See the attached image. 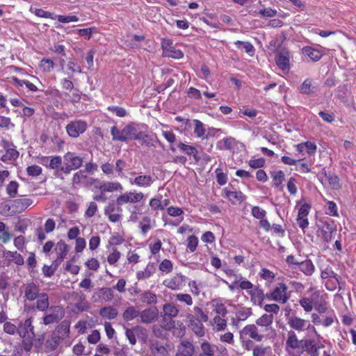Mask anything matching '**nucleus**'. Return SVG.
I'll return each mask as SVG.
<instances>
[{
	"instance_id": "obj_1",
	"label": "nucleus",
	"mask_w": 356,
	"mask_h": 356,
	"mask_svg": "<svg viewBox=\"0 0 356 356\" xmlns=\"http://www.w3.org/2000/svg\"><path fill=\"white\" fill-rule=\"evenodd\" d=\"M64 165L60 167L58 171L63 172V173L68 175L72 170L79 169L83 165V158L76 156L75 153L68 152L64 156Z\"/></svg>"
},
{
	"instance_id": "obj_2",
	"label": "nucleus",
	"mask_w": 356,
	"mask_h": 356,
	"mask_svg": "<svg viewBox=\"0 0 356 356\" xmlns=\"http://www.w3.org/2000/svg\"><path fill=\"white\" fill-rule=\"evenodd\" d=\"M68 135L72 138H77L81 134L86 131L87 123L81 120L70 122L65 127Z\"/></svg>"
},
{
	"instance_id": "obj_3",
	"label": "nucleus",
	"mask_w": 356,
	"mask_h": 356,
	"mask_svg": "<svg viewBox=\"0 0 356 356\" xmlns=\"http://www.w3.org/2000/svg\"><path fill=\"white\" fill-rule=\"evenodd\" d=\"M50 314L43 317V323L46 325L58 323L64 316L63 309L60 306H52L49 308Z\"/></svg>"
},
{
	"instance_id": "obj_4",
	"label": "nucleus",
	"mask_w": 356,
	"mask_h": 356,
	"mask_svg": "<svg viewBox=\"0 0 356 356\" xmlns=\"http://www.w3.org/2000/svg\"><path fill=\"white\" fill-rule=\"evenodd\" d=\"M275 63L282 71L289 72L290 70V55L289 52L282 50L279 52L275 58Z\"/></svg>"
},
{
	"instance_id": "obj_5",
	"label": "nucleus",
	"mask_w": 356,
	"mask_h": 356,
	"mask_svg": "<svg viewBox=\"0 0 356 356\" xmlns=\"http://www.w3.org/2000/svg\"><path fill=\"white\" fill-rule=\"evenodd\" d=\"M244 335H248L251 339L257 341H261L264 337L263 334H259L258 333V329L254 324L248 325L241 330L240 339L241 340H243Z\"/></svg>"
},
{
	"instance_id": "obj_6",
	"label": "nucleus",
	"mask_w": 356,
	"mask_h": 356,
	"mask_svg": "<svg viewBox=\"0 0 356 356\" xmlns=\"http://www.w3.org/2000/svg\"><path fill=\"white\" fill-rule=\"evenodd\" d=\"M186 318L188 319V327L197 337H203L205 334L204 325L201 321L196 318L193 314H188Z\"/></svg>"
},
{
	"instance_id": "obj_7",
	"label": "nucleus",
	"mask_w": 356,
	"mask_h": 356,
	"mask_svg": "<svg viewBox=\"0 0 356 356\" xmlns=\"http://www.w3.org/2000/svg\"><path fill=\"white\" fill-rule=\"evenodd\" d=\"M143 197V193H127L118 197L116 203L118 205H122L127 202L136 203L140 202Z\"/></svg>"
},
{
	"instance_id": "obj_8",
	"label": "nucleus",
	"mask_w": 356,
	"mask_h": 356,
	"mask_svg": "<svg viewBox=\"0 0 356 356\" xmlns=\"http://www.w3.org/2000/svg\"><path fill=\"white\" fill-rule=\"evenodd\" d=\"M195 353L194 345L187 340H182L177 346L175 356H193Z\"/></svg>"
},
{
	"instance_id": "obj_9",
	"label": "nucleus",
	"mask_w": 356,
	"mask_h": 356,
	"mask_svg": "<svg viewBox=\"0 0 356 356\" xmlns=\"http://www.w3.org/2000/svg\"><path fill=\"white\" fill-rule=\"evenodd\" d=\"M159 310L156 307L147 308L140 312V317L141 322L143 323H151L154 322L158 317Z\"/></svg>"
},
{
	"instance_id": "obj_10",
	"label": "nucleus",
	"mask_w": 356,
	"mask_h": 356,
	"mask_svg": "<svg viewBox=\"0 0 356 356\" xmlns=\"http://www.w3.org/2000/svg\"><path fill=\"white\" fill-rule=\"evenodd\" d=\"M40 294V286L38 284L33 282L26 284L24 289V298H26V299L33 301L36 300Z\"/></svg>"
},
{
	"instance_id": "obj_11",
	"label": "nucleus",
	"mask_w": 356,
	"mask_h": 356,
	"mask_svg": "<svg viewBox=\"0 0 356 356\" xmlns=\"http://www.w3.org/2000/svg\"><path fill=\"white\" fill-rule=\"evenodd\" d=\"M304 340H298L296 333L293 330L288 332V338L286 341V350L291 354L290 350H295L302 346Z\"/></svg>"
},
{
	"instance_id": "obj_12",
	"label": "nucleus",
	"mask_w": 356,
	"mask_h": 356,
	"mask_svg": "<svg viewBox=\"0 0 356 356\" xmlns=\"http://www.w3.org/2000/svg\"><path fill=\"white\" fill-rule=\"evenodd\" d=\"M186 277L181 274H177L170 280H165L163 284L172 290H178L185 284Z\"/></svg>"
},
{
	"instance_id": "obj_13",
	"label": "nucleus",
	"mask_w": 356,
	"mask_h": 356,
	"mask_svg": "<svg viewBox=\"0 0 356 356\" xmlns=\"http://www.w3.org/2000/svg\"><path fill=\"white\" fill-rule=\"evenodd\" d=\"M287 287L285 284L280 283L273 291L275 296V301H279L284 304L289 299V296L286 293Z\"/></svg>"
},
{
	"instance_id": "obj_14",
	"label": "nucleus",
	"mask_w": 356,
	"mask_h": 356,
	"mask_svg": "<svg viewBox=\"0 0 356 356\" xmlns=\"http://www.w3.org/2000/svg\"><path fill=\"white\" fill-rule=\"evenodd\" d=\"M18 334L22 338H26V336L32 334L35 336L33 332V326L32 325L31 318H29L25 320L24 323L20 322L18 325Z\"/></svg>"
},
{
	"instance_id": "obj_15",
	"label": "nucleus",
	"mask_w": 356,
	"mask_h": 356,
	"mask_svg": "<svg viewBox=\"0 0 356 356\" xmlns=\"http://www.w3.org/2000/svg\"><path fill=\"white\" fill-rule=\"evenodd\" d=\"M140 131L138 129L137 126L131 122L127 124L123 129L121 134H124L126 137V142L128 140H136L138 139V133Z\"/></svg>"
},
{
	"instance_id": "obj_16",
	"label": "nucleus",
	"mask_w": 356,
	"mask_h": 356,
	"mask_svg": "<svg viewBox=\"0 0 356 356\" xmlns=\"http://www.w3.org/2000/svg\"><path fill=\"white\" fill-rule=\"evenodd\" d=\"M177 147L180 151L188 156H192L195 163H198L201 158L198 156V151L195 147L193 145H186L182 142H179Z\"/></svg>"
},
{
	"instance_id": "obj_17",
	"label": "nucleus",
	"mask_w": 356,
	"mask_h": 356,
	"mask_svg": "<svg viewBox=\"0 0 356 356\" xmlns=\"http://www.w3.org/2000/svg\"><path fill=\"white\" fill-rule=\"evenodd\" d=\"M85 173V170H80L74 175L72 178V184L74 188L80 186L81 184L87 187L88 180L92 177L87 176Z\"/></svg>"
},
{
	"instance_id": "obj_18",
	"label": "nucleus",
	"mask_w": 356,
	"mask_h": 356,
	"mask_svg": "<svg viewBox=\"0 0 356 356\" xmlns=\"http://www.w3.org/2000/svg\"><path fill=\"white\" fill-rule=\"evenodd\" d=\"M302 52L303 54L308 56L312 62L318 61L323 55L319 50L314 49L310 46L304 47L302 49Z\"/></svg>"
},
{
	"instance_id": "obj_19",
	"label": "nucleus",
	"mask_w": 356,
	"mask_h": 356,
	"mask_svg": "<svg viewBox=\"0 0 356 356\" xmlns=\"http://www.w3.org/2000/svg\"><path fill=\"white\" fill-rule=\"evenodd\" d=\"M251 296V301L254 304H257L259 307H262L263 301L265 298L264 291L259 287H256L254 290L249 291Z\"/></svg>"
},
{
	"instance_id": "obj_20",
	"label": "nucleus",
	"mask_w": 356,
	"mask_h": 356,
	"mask_svg": "<svg viewBox=\"0 0 356 356\" xmlns=\"http://www.w3.org/2000/svg\"><path fill=\"white\" fill-rule=\"evenodd\" d=\"M62 339L67 337L70 333V322L68 321H63L56 327L53 332Z\"/></svg>"
},
{
	"instance_id": "obj_21",
	"label": "nucleus",
	"mask_w": 356,
	"mask_h": 356,
	"mask_svg": "<svg viewBox=\"0 0 356 356\" xmlns=\"http://www.w3.org/2000/svg\"><path fill=\"white\" fill-rule=\"evenodd\" d=\"M163 314H161V316L163 318V320H165L166 317L170 318L176 317L179 314V309L175 305L170 303L163 305Z\"/></svg>"
},
{
	"instance_id": "obj_22",
	"label": "nucleus",
	"mask_w": 356,
	"mask_h": 356,
	"mask_svg": "<svg viewBox=\"0 0 356 356\" xmlns=\"http://www.w3.org/2000/svg\"><path fill=\"white\" fill-rule=\"evenodd\" d=\"M36 309L41 312L46 311L49 306V296L46 293L41 294L36 298Z\"/></svg>"
},
{
	"instance_id": "obj_23",
	"label": "nucleus",
	"mask_w": 356,
	"mask_h": 356,
	"mask_svg": "<svg viewBox=\"0 0 356 356\" xmlns=\"http://www.w3.org/2000/svg\"><path fill=\"white\" fill-rule=\"evenodd\" d=\"M153 180L150 175H139L136 177L133 181L130 180L131 184H136L138 186L147 187L151 186Z\"/></svg>"
},
{
	"instance_id": "obj_24",
	"label": "nucleus",
	"mask_w": 356,
	"mask_h": 356,
	"mask_svg": "<svg viewBox=\"0 0 356 356\" xmlns=\"http://www.w3.org/2000/svg\"><path fill=\"white\" fill-rule=\"evenodd\" d=\"M302 347L305 348V350L307 351L310 356H319L318 350L319 347L316 346L313 340H304Z\"/></svg>"
},
{
	"instance_id": "obj_25",
	"label": "nucleus",
	"mask_w": 356,
	"mask_h": 356,
	"mask_svg": "<svg viewBox=\"0 0 356 356\" xmlns=\"http://www.w3.org/2000/svg\"><path fill=\"white\" fill-rule=\"evenodd\" d=\"M140 300L143 303L147 305L156 304L157 302V297L155 293L150 291H145L140 294Z\"/></svg>"
},
{
	"instance_id": "obj_26",
	"label": "nucleus",
	"mask_w": 356,
	"mask_h": 356,
	"mask_svg": "<svg viewBox=\"0 0 356 356\" xmlns=\"http://www.w3.org/2000/svg\"><path fill=\"white\" fill-rule=\"evenodd\" d=\"M99 315L109 320L114 319L118 316V310L112 306L104 307L100 309Z\"/></svg>"
},
{
	"instance_id": "obj_27",
	"label": "nucleus",
	"mask_w": 356,
	"mask_h": 356,
	"mask_svg": "<svg viewBox=\"0 0 356 356\" xmlns=\"http://www.w3.org/2000/svg\"><path fill=\"white\" fill-rule=\"evenodd\" d=\"M307 321L297 316L291 317L289 319V325L291 327L298 330L302 331L305 330Z\"/></svg>"
},
{
	"instance_id": "obj_28",
	"label": "nucleus",
	"mask_w": 356,
	"mask_h": 356,
	"mask_svg": "<svg viewBox=\"0 0 356 356\" xmlns=\"http://www.w3.org/2000/svg\"><path fill=\"white\" fill-rule=\"evenodd\" d=\"M299 270L306 275H312L315 267L310 259H306L298 264Z\"/></svg>"
},
{
	"instance_id": "obj_29",
	"label": "nucleus",
	"mask_w": 356,
	"mask_h": 356,
	"mask_svg": "<svg viewBox=\"0 0 356 356\" xmlns=\"http://www.w3.org/2000/svg\"><path fill=\"white\" fill-rule=\"evenodd\" d=\"M225 195L229 199L230 201H232L233 203H235L234 200L241 203L243 202L246 197L241 191H231L225 188Z\"/></svg>"
},
{
	"instance_id": "obj_30",
	"label": "nucleus",
	"mask_w": 356,
	"mask_h": 356,
	"mask_svg": "<svg viewBox=\"0 0 356 356\" xmlns=\"http://www.w3.org/2000/svg\"><path fill=\"white\" fill-rule=\"evenodd\" d=\"M61 339H63L60 337L53 332L51 339L46 341L45 346L47 349V352L55 350L59 345Z\"/></svg>"
},
{
	"instance_id": "obj_31",
	"label": "nucleus",
	"mask_w": 356,
	"mask_h": 356,
	"mask_svg": "<svg viewBox=\"0 0 356 356\" xmlns=\"http://www.w3.org/2000/svg\"><path fill=\"white\" fill-rule=\"evenodd\" d=\"M32 203V200L29 198L15 199L13 200V206L15 207L19 212L24 211Z\"/></svg>"
},
{
	"instance_id": "obj_32",
	"label": "nucleus",
	"mask_w": 356,
	"mask_h": 356,
	"mask_svg": "<svg viewBox=\"0 0 356 356\" xmlns=\"http://www.w3.org/2000/svg\"><path fill=\"white\" fill-rule=\"evenodd\" d=\"M96 188L100 189L102 192H113L122 191V186L119 182H107L104 183L102 186H96Z\"/></svg>"
},
{
	"instance_id": "obj_33",
	"label": "nucleus",
	"mask_w": 356,
	"mask_h": 356,
	"mask_svg": "<svg viewBox=\"0 0 356 356\" xmlns=\"http://www.w3.org/2000/svg\"><path fill=\"white\" fill-rule=\"evenodd\" d=\"M140 315V311L134 306H129L122 314V318L126 321H130Z\"/></svg>"
},
{
	"instance_id": "obj_34",
	"label": "nucleus",
	"mask_w": 356,
	"mask_h": 356,
	"mask_svg": "<svg viewBox=\"0 0 356 356\" xmlns=\"http://www.w3.org/2000/svg\"><path fill=\"white\" fill-rule=\"evenodd\" d=\"M152 353L154 356H168V353L165 347L159 344L158 341L152 343L150 346Z\"/></svg>"
},
{
	"instance_id": "obj_35",
	"label": "nucleus",
	"mask_w": 356,
	"mask_h": 356,
	"mask_svg": "<svg viewBox=\"0 0 356 356\" xmlns=\"http://www.w3.org/2000/svg\"><path fill=\"white\" fill-rule=\"evenodd\" d=\"M234 140L232 137L225 138L218 142L217 147L220 150H229L234 147Z\"/></svg>"
},
{
	"instance_id": "obj_36",
	"label": "nucleus",
	"mask_w": 356,
	"mask_h": 356,
	"mask_svg": "<svg viewBox=\"0 0 356 356\" xmlns=\"http://www.w3.org/2000/svg\"><path fill=\"white\" fill-rule=\"evenodd\" d=\"M56 250L58 252V257L64 259L70 250V246L64 241L60 240L56 244Z\"/></svg>"
},
{
	"instance_id": "obj_37",
	"label": "nucleus",
	"mask_w": 356,
	"mask_h": 356,
	"mask_svg": "<svg viewBox=\"0 0 356 356\" xmlns=\"http://www.w3.org/2000/svg\"><path fill=\"white\" fill-rule=\"evenodd\" d=\"M138 140L140 141V144L142 145H145L148 147H152L154 145L153 144V138L152 136L145 134L143 131H140L138 136Z\"/></svg>"
},
{
	"instance_id": "obj_38",
	"label": "nucleus",
	"mask_w": 356,
	"mask_h": 356,
	"mask_svg": "<svg viewBox=\"0 0 356 356\" xmlns=\"http://www.w3.org/2000/svg\"><path fill=\"white\" fill-rule=\"evenodd\" d=\"M273 314H264L256 321V324L267 327L273 323Z\"/></svg>"
},
{
	"instance_id": "obj_39",
	"label": "nucleus",
	"mask_w": 356,
	"mask_h": 356,
	"mask_svg": "<svg viewBox=\"0 0 356 356\" xmlns=\"http://www.w3.org/2000/svg\"><path fill=\"white\" fill-rule=\"evenodd\" d=\"M238 49H244L246 53L252 56L254 52V48L250 42H242L237 40L234 42Z\"/></svg>"
},
{
	"instance_id": "obj_40",
	"label": "nucleus",
	"mask_w": 356,
	"mask_h": 356,
	"mask_svg": "<svg viewBox=\"0 0 356 356\" xmlns=\"http://www.w3.org/2000/svg\"><path fill=\"white\" fill-rule=\"evenodd\" d=\"M4 256L6 257H10L13 259V261L17 265H23L24 263L23 257L17 253V252H12V251H6L4 252Z\"/></svg>"
},
{
	"instance_id": "obj_41",
	"label": "nucleus",
	"mask_w": 356,
	"mask_h": 356,
	"mask_svg": "<svg viewBox=\"0 0 356 356\" xmlns=\"http://www.w3.org/2000/svg\"><path fill=\"white\" fill-rule=\"evenodd\" d=\"M298 149L302 152L303 148L305 147L309 154H314L316 150V145L314 143L307 141L304 143H300L298 146Z\"/></svg>"
},
{
	"instance_id": "obj_42",
	"label": "nucleus",
	"mask_w": 356,
	"mask_h": 356,
	"mask_svg": "<svg viewBox=\"0 0 356 356\" xmlns=\"http://www.w3.org/2000/svg\"><path fill=\"white\" fill-rule=\"evenodd\" d=\"M19 156V152L15 149H7L6 152L1 157L2 161L15 160Z\"/></svg>"
},
{
	"instance_id": "obj_43",
	"label": "nucleus",
	"mask_w": 356,
	"mask_h": 356,
	"mask_svg": "<svg viewBox=\"0 0 356 356\" xmlns=\"http://www.w3.org/2000/svg\"><path fill=\"white\" fill-rule=\"evenodd\" d=\"M273 179V185L278 187L284 180V173L282 170H277L271 172Z\"/></svg>"
},
{
	"instance_id": "obj_44",
	"label": "nucleus",
	"mask_w": 356,
	"mask_h": 356,
	"mask_svg": "<svg viewBox=\"0 0 356 356\" xmlns=\"http://www.w3.org/2000/svg\"><path fill=\"white\" fill-rule=\"evenodd\" d=\"M195 124L194 133L197 137H203L206 133V129L204 127V124L199 120H193Z\"/></svg>"
},
{
	"instance_id": "obj_45",
	"label": "nucleus",
	"mask_w": 356,
	"mask_h": 356,
	"mask_svg": "<svg viewBox=\"0 0 356 356\" xmlns=\"http://www.w3.org/2000/svg\"><path fill=\"white\" fill-rule=\"evenodd\" d=\"M35 337V336L32 334H29L28 336H26V338H23V340L22 341V345L24 348V350L26 352H29L33 348V339Z\"/></svg>"
},
{
	"instance_id": "obj_46",
	"label": "nucleus",
	"mask_w": 356,
	"mask_h": 356,
	"mask_svg": "<svg viewBox=\"0 0 356 356\" xmlns=\"http://www.w3.org/2000/svg\"><path fill=\"white\" fill-rule=\"evenodd\" d=\"M111 132L113 140L126 142V137L124 136V134H121L122 132V129L119 130L115 126H113L111 128Z\"/></svg>"
},
{
	"instance_id": "obj_47",
	"label": "nucleus",
	"mask_w": 356,
	"mask_h": 356,
	"mask_svg": "<svg viewBox=\"0 0 356 356\" xmlns=\"http://www.w3.org/2000/svg\"><path fill=\"white\" fill-rule=\"evenodd\" d=\"M322 174L324 175L325 177L327 179L329 184L334 188L337 187L339 184V179L335 175H327L325 168L323 169Z\"/></svg>"
},
{
	"instance_id": "obj_48",
	"label": "nucleus",
	"mask_w": 356,
	"mask_h": 356,
	"mask_svg": "<svg viewBox=\"0 0 356 356\" xmlns=\"http://www.w3.org/2000/svg\"><path fill=\"white\" fill-rule=\"evenodd\" d=\"M312 92L313 90L312 81L309 79H307L302 83L300 89V92L303 95H308Z\"/></svg>"
},
{
	"instance_id": "obj_49",
	"label": "nucleus",
	"mask_w": 356,
	"mask_h": 356,
	"mask_svg": "<svg viewBox=\"0 0 356 356\" xmlns=\"http://www.w3.org/2000/svg\"><path fill=\"white\" fill-rule=\"evenodd\" d=\"M19 184L15 181H12L9 183L6 188V192L11 197H15L17 193Z\"/></svg>"
},
{
	"instance_id": "obj_50",
	"label": "nucleus",
	"mask_w": 356,
	"mask_h": 356,
	"mask_svg": "<svg viewBox=\"0 0 356 356\" xmlns=\"http://www.w3.org/2000/svg\"><path fill=\"white\" fill-rule=\"evenodd\" d=\"M215 172L217 183L220 186L225 185L227 181V175L224 173L220 168H217Z\"/></svg>"
},
{
	"instance_id": "obj_51",
	"label": "nucleus",
	"mask_w": 356,
	"mask_h": 356,
	"mask_svg": "<svg viewBox=\"0 0 356 356\" xmlns=\"http://www.w3.org/2000/svg\"><path fill=\"white\" fill-rule=\"evenodd\" d=\"M134 330H136L135 333L139 339H141L143 341H146L148 335L147 331L145 327L140 325H136Z\"/></svg>"
},
{
	"instance_id": "obj_52",
	"label": "nucleus",
	"mask_w": 356,
	"mask_h": 356,
	"mask_svg": "<svg viewBox=\"0 0 356 356\" xmlns=\"http://www.w3.org/2000/svg\"><path fill=\"white\" fill-rule=\"evenodd\" d=\"M321 228L333 236L337 233V225L333 220L325 221Z\"/></svg>"
},
{
	"instance_id": "obj_53",
	"label": "nucleus",
	"mask_w": 356,
	"mask_h": 356,
	"mask_svg": "<svg viewBox=\"0 0 356 356\" xmlns=\"http://www.w3.org/2000/svg\"><path fill=\"white\" fill-rule=\"evenodd\" d=\"M152 268L153 266L150 267L149 265H147L144 270L138 271L137 273V278L138 280H144L149 277L153 273Z\"/></svg>"
},
{
	"instance_id": "obj_54",
	"label": "nucleus",
	"mask_w": 356,
	"mask_h": 356,
	"mask_svg": "<svg viewBox=\"0 0 356 356\" xmlns=\"http://www.w3.org/2000/svg\"><path fill=\"white\" fill-rule=\"evenodd\" d=\"M188 245L187 248L191 252H195L198 245V238L194 235H191L188 237Z\"/></svg>"
},
{
	"instance_id": "obj_55",
	"label": "nucleus",
	"mask_w": 356,
	"mask_h": 356,
	"mask_svg": "<svg viewBox=\"0 0 356 356\" xmlns=\"http://www.w3.org/2000/svg\"><path fill=\"white\" fill-rule=\"evenodd\" d=\"M18 327L10 322H6L3 324V331L10 335L18 334Z\"/></svg>"
},
{
	"instance_id": "obj_56",
	"label": "nucleus",
	"mask_w": 356,
	"mask_h": 356,
	"mask_svg": "<svg viewBox=\"0 0 356 356\" xmlns=\"http://www.w3.org/2000/svg\"><path fill=\"white\" fill-rule=\"evenodd\" d=\"M99 292L101 293H102V298L105 301L111 300L114 296L113 291L111 288H108V287L101 288V289H99Z\"/></svg>"
},
{
	"instance_id": "obj_57",
	"label": "nucleus",
	"mask_w": 356,
	"mask_h": 356,
	"mask_svg": "<svg viewBox=\"0 0 356 356\" xmlns=\"http://www.w3.org/2000/svg\"><path fill=\"white\" fill-rule=\"evenodd\" d=\"M44 337L43 335L40 336L36 339H33V346L35 351L36 353H40L42 351V346L44 344Z\"/></svg>"
},
{
	"instance_id": "obj_58",
	"label": "nucleus",
	"mask_w": 356,
	"mask_h": 356,
	"mask_svg": "<svg viewBox=\"0 0 356 356\" xmlns=\"http://www.w3.org/2000/svg\"><path fill=\"white\" fill-rule=\"evenodd\" d=\"M134 330L135 326L131 328H127L125 332L126 337L131 345H135L136 343V334L135 333L136 330Z\"/></svg>"
},
{
	"instance_id": "obj_59",
	"label": "nucleus",
	"mask_w": 356,
	"mask_h": 356,
	"mask_svg": "<svg viewBox=\"0 0 356 356\" xmlns=\"http://www.w3.org/2000/svg\"><path fill=\"white\" fill-rule=\"evenodd\" d=\"M193 310L195 314L194 316H195L196 318H198L200 321L204 323L208 321V316L206 314H204L202 309H201L199 307H195Z\"/></svg>"
},
{
	"instance_id": "obj_60",
	"label": "nucleus",
	"mask_w": 356,
	"mask_h": 356,
	"mask_svg": "<svg viewBox=\"0 0 356 356\" xmlns=\"http://www.w3.org/2000/svg\"><path fill=\"white\" fill-rule=\"evenodd\" d=\"M252 314L250 308L243 309L236 312V316L238 321H245Z\"/></svg>"
},
{
	"instance_id": "obj_61",
	"label": "nucleus",
	"mask_w": 356,
	"mask_h": 356,
	"mask_svg": "<svg viewBox=\"0 0 356 356\" xmlns=\"http://www.w3.org/2000/svg\"><path fill=\"white\" fill-rule=\"evenodd\" d=\"M26 172L29 176L37 177L42 173V168L38 165H33L26 168Z\"/></svg>"
},
{
	"instance_id": "obj_62",
	"label": "nucleus",
	"mask_w": 356,
	"mask_h": 356,
	"mask_svg": "<svg viewBox=\"0 0 356 356\" xmlns=\"http://www.w3.org/2000/svg\"><path fill=\"white\" fill-rule=\"evenodd\" d=\"M252 214L257 219H263L266 216V212L265 210L254 206L252 208Z\"/></svg>"
},
{
	"instance_id": "obj_63",
	"label": "nucleus",
	"mask_w": 356,
	"mask_h": 356,
	"mask_svg": "<svg viewBox=\"0 0 356 356\" xmlns=\"http://www.w3.org/2000/svg\"><path fill=\"white\" fill-rule=\"evenodd\" d=\"M300 305L304 308L305 311L309 312L313 309V303L308 298H302L300 300Z\"/></svg>"
},
{
	"instance_id": "obj_64",
	"label": "nucleus",
	"mask_w": 356,
	"mask_h": 356,
	"mask_svg": "<svg viewBox=\"0 0 356 356\" xmlns=\"http://www.w3.org/2000/svg\"><path fill=\"white\" fill-rule=\"evenodd\" d=\"M120 257V252L119 251H118L117 249L113 248V252H111L108 256V259H107L108 262L111 265H113L119 260Z\"/></svg>"
}]
</instances>
